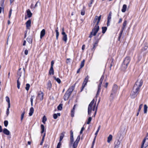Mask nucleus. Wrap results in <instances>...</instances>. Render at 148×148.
<instances>
[{
    "instance_id": "nucleus-32",
    "label": "nucleus",
    "mask_w": 148,
    "mask_h": 148,
    "mask_svg": "<svg viewBox=\"0 0 148 148\" xmlns=\"http://www.w3.org/2000/svg\"><path fill=\"white\" fill-rule=\"evenodd\" d=\"M54 78L55 80H56L58 83L60 84L61 83V80L59 78H56L55 77H54Z\"/></svg>"
},
{
    "instance_id": "nucleus-36",
    "label": "nucleus",
    "mask_w": 148,
    "mask_h": 148,
    "mask_svg": "<svg viewBox=\"0 0 148 148\" xmlns=\"http://www.w3.org/2000/svg\"><path fill=\"white\" fill-rule=\"evenodd\" d=\"M10 107V106H8V108L7 109L6 114L7 116H8L9 113V109Z\"/></svg>"
},
{
    "instance_id": "nucleus-55",
    "label": "nucleus",
    "mask_w": 148,
    "mask_h": 148,
    "mask_svg": "<svg viewBox=\"0 0 148 148\" xmlns=\"http://www.w3.org/2000/svg\"><path fill=\"white\" fill-rule=\"evenodd\" d=\"M96 136H95L93 140V141H92V145H94V144L96 138Z\"/></svg>"
},
{
    "instance_id": "nucleus-21",
    "label": "nucleus",
    "mask_w": 148,
    "mask_h": 148,
    "mask_svg": "<svg viewBox=\"0 0 148 148\" xmlns=\"http://www.w3.org/2000/svg\"><path fill=\"white\" fill-rule=\"evenodd\" d=\"M95 100L94 99H93L90 103L89 104L88 108L92 109V106L93 105V104L94 103Z\"/></svg>"
},
{
    "instance_id": "nucleus-41",
    "label": "nucleus",
    "mask_w": 148,
    "mask_h": 148,
    "mask_svg": "<svg viewBox=\"0 0 148 148\" xmlns=\"http://www.w3.org/2000/svg\"><path fill=\"white\" fill-rule=\"evenodd\" d=\"M55 32L56 33V39L57 40H58L59 35V32L58 29H56Z\"/></svg>"
},
{
    "instance_id": "nucleus-53",
    "label": "nucleus",
    "mask_w": 148,
    "mask_h": 148,
    "mask_svg": "<svg viewBox=\"0 0 148 148\" xmlns=\"http://www.w3.org/2000/svg\"><path fill=\"white\" fill-rule=\"evenodd\" d=\"M12 9H10L9 12V18H10L11 17V16L12 14Z\"/></svg>"
},
{
    "instance_id": "nucleus-18",
    "label": "nucleus",
    "mask_w": 148,
    "mask_h": 148,
    "mask_svg": "<svg viewBox=\"0 0 148 148\" xmlns=\"http://www.w3.org/2000/svg\"><path fill=\"white\" fill-rule=\"evenodd\" d=\"M34 112V109L33 107L30 108L29 110V116H31L32 115Z\"/></svg>"
},
{
    "instance_id": "nucleus-20",
    "label": "nucleus",
    "mask_w": 148,
    "mask_h": 148,
    "mask_svg": "<svg viewBox=\"0 0 148 148\" xmlns=\"http://www.w3.org/2000/svg\"><path fill=\"white\" fill-rule=\"evenodd\" d=\"M54 74V70L53 67H51L49 71V74L50 75H53Z\"/></svg>"
},
{
    "instance_id": "nucleus-58",
    "label": "nucleus",
    "mask_w": 148,
    "mask_h": 148,
    "mask_svg": "<svg viewBox=\"0 0 148 148\" xmlns=\"http://www.w3.org/2000/svg\"><path fill=\"white\" fill-rule=\"evenodd\" d=\"M84 130V127H83L82 128H81V129L80 130V134H82V132H83V131Z\"/></svg>"
},
{
    "instance_id": "nucleus-51",
    "label": "nucleus",
    "mask_w": 148,
    "mask_h": 148,
    "mask_svg": "<svg viewBox=\"0 0 148 148\" xmlns=\"http://www.w3.org/2000/svg\"><path fill=\"white\" fill-rule=\"evenodd\" d=\"M104 75H103L101 76V77L99 80V82L102 83L103 80L104 79Z\"/></svg>"
},
{
    "instance_id": "nucleus-57",
    "label": "nucleus",
    "mask_w": 148,
    "mask_h": 148,
    "mask_svg": "<svg viewBox=\"0 0 148 148\" xmlns=\"http://www.w3.org/2000/svg\"><path fill=\"white\" fill-rule=\"evenodd\" d=\"M93 2V0H91L90 3H89L88 4V6L89 7H90L91 6V5L92 3Z\"/></svg>"
},
{
    "instance_id": "nucleus-48",
    "label": "nucleus",
    "mask_w": 148,
    "mask_h": 148,
    "mask_svg": "<svg viewBox=\"0 0 148 148\" xmlns=\"http://www.w3.org/2000/svg\"><path fill=\"white\" fill-rule=\"evenodd\" d=\"M92 109L90 108H88V114L89 116L90 115Z\"/></svg>"
},
{
    "instance_id": "nucleus-29",
    "label": "nucleus",
    "mask_w": 148,
    "mask_h": 148,
    "mask_svg": "<svg viewBox=\"0 0 148 148\" xmlns=\"http://www.w3.org/2000/svg\"><path fill=\"white\" fill-rule=\"evenodd\" d=\"M107 29V27H102V33L103 34H104L106 32Z\"/></svg>"
},
{
    "instance_id": "nucleus-31",
    "label": "nucleus",
    "mask_w": 148,
    "mask_h": 148,
    "mask_svg": "<svg viewBox=\"0 0 148 148\" xmlns=\"http://www.w3.org/2000/svg\"><path fill=\"white\" fill-rule=\"evenodd\" d=\"M148 140V138H145L143 140V141L142 142V145H141V148H143V146H144V143H145V140Z\"/></svg>"
},
{
    "instance_id": "nucleus-40",
    "label": "nucleus",
    "mask_w": 148,
    "mask_h": 148,
    "mask_svg": "<svg viewBox=\"0 0 148 148\" xmlns=\"http://www.w3.org/2000/svg\"><path fill=\"white\" fill-rule=\"evenodd\" d=\"M62 104H60L58 106L57 108L59 110H61L62 109Z\"/></svg>"
},
{
    "instance_id": "nucleus-61",
    "label": "nucleus",
    "mask_w": 148,
    "mask_h": 148,
    "mask_svg": "<svg viewBox=\"0 0 148 148\" xmlns=\"http://www.w3.org/2000/svg\"><path fill=\"white\" fill-rule=\"evenodd\" d=\"M54 64V62L53 61H52L51 62V67H53V65Z\"/></svg>"
},
{
    "instance_id": "nucleus-19",
    "label": "nucleus",
    "mask_w": 148,
    "mask_h": 148,
    "mask_svg": "<svg viewBox=\"0 0 148 148\" xmlns=\"http://www.w3.org/2000/svg\"><path fill=\"white\" fill-rule=\"evenodd\" d=\"M65 133V132H63L61 134L59 142H61L63 139Z\"/></svg>"
},
{
    "instance_id": "nucleus-37",
    "label": "nucleus",
    "mask_w": 148,
    "mask_h": 148,
    "mask_svg": "<svg viewBox=\"0 0 148 148\" xmlns=\"http://www.w3.org/2000/svg\"><path fill=\"white\" fill-rule=\"evenodd\" d=\"M113 59H111L110 60L109 62H110L111 63L110 64V69H111V67L113 65Z\"/></svg>"
},
{
    "instance_id": "nucleus-17",
    "label": "nucleus",
    "mask_w": 148,
    "mask_h": 148,
    "mask_svg": "<svg viewBox=\"0 0 148 148\" xmlns=\"http://www.w3.org/2000/svg\"><path fill=\"white\" fill-rule=\"evenodd\" d=\"M26 27L27 29L28 27H30L31 26V21L30 19L29 20L27 21L26 23Z\"/></svg>"
},
{
    "instance_id": "nucleus-27",
    "label": "nucleus",
    "mask_w": 148,
    "mask_h": 148,
    "mask_svg": "<svg viewBox=\"0 0 148 148\" xmlns=\"http://www.w3.org/2000/svg\"><path fill=\"white\" fill-rule=\"evenodd\" d=\"M147 105L145 104L144 106V112L145 114H146L147 112Z\"/></svg>"
},
{
    "instance_id": "nucleus-9",
    "label": "nucleus",
    "mask_w": 148,
    "mask_h": 148,
    "mask_svg": "<svg viewBox=\"0 0 148 148\" xmlns=\"http://www.w3.org/2000/svg\"><path fill=\"white\" fill-rule=\"evenodd\" d=\"M102 83L99 82V84L98 86V90L95 97L96 98H97L99 95V92L101 89V86Z\"/></svg>"
},
{
    "instance_id": "nucleus-30",
    "label": "nucleus",
    "mask_w": 148,
    "mask_h": 148,
    "mask_svg": "<svg viewBox=\"0 0 148 148\" xmlns=\"http://www.w3.org/2000/svg\"><path fill=\"white\" fill-rule=\"evenodd\" d=\"M5 99H6V101L8 103V106H10V99L9 97L8 96H6L5 97Z\"/></svg>"
},
{
    "instance_id": "nucleus-52",
    "label": "nucleus",
    "mask_w": 148,
    "mask_h": 148,
    "mask_svg": "<svg viewBox=\"0 0 148 148\" xmlns=\"http://www.w3.org/2000/svg\"><path fill=\"white\" fill-rule=\"evenodd\" d=\"M143 105L142 104H141L139 106V108H138V112H140V110L143 107Z\"/></svg>"
},
{
    "instance_id": "nucleus-54",
    "label": "nucleus",
    "mask_w": 148,
    "mask_h": 148,
    "mask_svg": "<svg viewBox=\"0 0 148 148\" xmlns=\"http://www.w3.org/2000/svg\"><path fill=\"white\" fill-rule=\"evenodd\" d=\"M126 24H127V21H126V20H125L124 21V22L123 23V26L125 27V26H126Z\"/></svg>"
},
{
    "instance_id": "nucleus-24",
    "label": "nucleus",
    "mask_w": 148,
    "mask_h": 148,
    "mask_svg": "<svg viewBox=\"0 0 148 148\" xmlns=\"http://www.w3.org/2000/svg\"><path fill=\"white\" fill-rule=\"evenodd\" d=\"M27 40L30 44L32 43V39L30 36H28L27 39Z\"/></svg>"
},
{
    "instance_id": "nucleus-25",
    "label": "nucleus",
    "mask_w": 148,
    "mask_h": 148,
    "mask_svg": "<svg viewBox=\"0 0 148 148\" xmlns=\"http://www.w3.org/2000/svg\"><path fill=\"white\" fill-rule=\"evenodd\" d=\"M112 136L111 134L108 137L107 142L109 143L112 140Z\"/></svg>"
},
{
    "instance_id": "nucleus-47",
    "label": "nucleus",
    "mask_w": 148,
    "mask_h": 148,
    "mask_svg": "<svg viewBox=\"0 0 148 148\" xmlns=\"http://www.w3.org/2000/svg\"><path fill=\"white\" fill-rule=\"evenodd\" d=\"M111 18V12H110L108 17V21H110Z\"/></svg>"
},
{
    "instance_id": "nucleus-8",
    "label": "nucleus",
    "mask_w": 148,
    "mask_h": 148,
    "mask_svg": "<svg viewBox=\"0 0 148 148\" xmlns=\"http://www.w3.org/2000/svg\"><path fill=\"white\" fill-rule=\"evenodd\" d=\"M101 36L99 38L97 39L95 42L93 43L92 44L93 47L91 49L92 50L94 51L95 49V48L97 47L98 46V43L99 42V40L101 39Z\"/></svg>"
},
{
    "instance_id": "nucleus-33",
    "label": "nucleus",
    "mask_w": 148,
    "mask_h": 148,
    "mask_svg": "<svg viewBox=\"0 0 148 148\" xmlns=\"http://www.w3.org/2000/svg\"><path fill=\"white\" fill-rule=\"evenodd\" d=\"M84 62H85V60H83L81 62L80 65V68H82L84 66Z\"/></svg>"
},
{
    "instance_id": "nucleus-16",
    "label": "nucleus",
    "mask_w": 148,
    "mask_h": 148,
    "mask_svg": "<svg viewBox=\"0 0 148 148\" xmlns=\"http://www.w3.org/2000/svg\"><path fill=\"white\" fill-rule=\"evenodd\" d=\"M75 105H74L73 108L72 109L71 111V116L72 117H74V116L75 110Z\"/></svg>"
},
{
    "instance_id": "nucleus-62",
    "label": "nucleus",
    "mask_w": 148,
    "mask_h": 148,
    "mask_svg": "<svg viewBox=\"0 0 148 148\" xmlns=\"http://www.w3.org/2000/svg\"><path fill=\"white\" fill-rule=\"evenodd\" d=\"M95 107H96V104H95L94 106H93V108L92 109V110L93 111H95V110H96V109H95Z\"/></svg>"
},
{
    "instance_id": "nucleus-60",
    "label": "nucleus",
    "mask_w": 148,
    "mask_h": 148,
    "mask_svg": "<svg viewBox=\"0 0 148 148\" xmlns=\"http://www.w3.org/2000/svg\"><path fill=\"white\" fill-rule=\"evenodd\" d=\"M38 4H39V5H40V2H39V1H37V2H36V4H35V7H37L38 6Z\"/></svg>"
},
{
    "instance_id": "nucleus-11",
    "label": "nucleus",
    "mask_w": 148,
    "mask_h": 148,
    "mask_svg": "<svg viewBox=\"0 0 148 148\" xmlns=\"http://www.w3.org/2000/svg\"><path fill=\"white\" fill-rule=\"evenodd\" d=\"M62 34L63 35L62 40L65 42H66L67 40V36L64 32H62Z\"/></svg>"
},
{
    "instance_id": "nucleus-64",
    "label": "nucleus",
    "mask_w": 148,
    "mask_h": 148,
    "mask_svg": "<svg viewBox=\"0 0 148 148\" xmlns=\"http://www.w3.org/2000/svg\"><path fill=\"white\" fill-rule=\"evenodd\" d=\"M122 21V18H120L119 20V21L118 22V23H121V22Z\"/></svg>"
},
{
    "instance_id": "nucleus-14",
    "label": "nucleus",
    "mask_w": 148,
    "mask_h": 148,
    "mask_svg": "<svg viewBox=\"0 0 148 148\" xmlns=\"http://www.w3.org/2000/svg\"><path fill=\"white\" fill-rule=\"evenodd\" d=\"M47 89L50 90L51 89V88L52 87V84L51 82V81L50 80H49L48 83L47 84Z\"/></svg>"
},
{
    "instance_id": "nucleus-44",
    "label": "nucleus",
    "mask_w": 148,
    "mask_h": 148,
    "mask_svg": "<svg viewBox=\"0 0 148 148\" xmlns=\"http://www.w3.org/2000/svg\"><path fill=\"white\" fill-rule=\"evenodd\" d=\"M34 96H32L30 98V101L31 102V105L32 106H33V99L34 98Z\"/></svg>"
},
{
    "instance_id": "nucleus-56",
    "label": "nucleus",
    "mask_w": 148,
    "mask_h": 148,
    "mask_svg": "<svg viewBox=\"0 0 148 148\" xmlns=\"http://www.w3.org/2000/svg\"><path fill=\"white\" fill-rule=\"evenodd\" d=\"M53 117L54 119H56L58 118V116L56 114H53Z\"/></svg>"
},
{
    "instance_id": "nucleus-49",
    "label": "nucleus",
    "mask_w": 148,
    "mask_h": 148,
    "mask_svg": "<svg viewBox=\"0 0 148 148\" xmlns=\"http://www.w3.org/2000/svg\"><path fill=\"white\" fill-rule=\"evenodd\" d=\"M4 126L5 127H7L8 124V121L5 120V121L4 122Z\"/></svg>"
},
{
    "instance_id": "nucleus-39",
    "label": "nucleus",
    "mask_w": 148,
    "mask_h": 148,
    "mask_svg": "<svg viewBox=\"0 0 148 148\" xmlns=\"http://www.w3.org/2000/svg\"><path fill=\"white\" fill-rule=\"evenodd\" d=\"M25 113V111L24 110V111L22 113V114H21V121H22L23 119Z\"/></svg>"
},
{
    "instance_id": "nucleus-26",
    "label": "nucleus",
    "mask_w": 148,
    "mask_h": 148,
    "mask_svg": "<svg viewBox=\"0 0 148 148\" xmlns=\"http://www.w3.org/2000/svg\"><path fill=\"white\" fill-rule=\"evenodd\" d=\"M22 72V70L21 69L19 68L18 69L17 74H18V75L19 76V77H20L21 76Z\"/></svg>"
},
{
    "instance_id": "nucleus-46",
    "label": "nucleus",
    "mask_w": 148,
    "mask_h": 148,
    "mask_svg": "<svg viewBox=\"0 0 148 148\" xmlns=\"http://www.w3.org/2000/svg\"><path fill=\"white\" fill-rule=\"evenodd\" d=\"M45 133L44 135H43V136L42 137V138L41 141V142L40 143V145H42L43 143V141H44V138H45Z\"/></svg>"
},
{
    "instance_id": "nucleus-6",
    "label": "nucleus",
    "mask_w": 148,
    "mask_h": 148,
    "mask_svg": "<svg viewBox=\"0 0 148 148\" xmlns=\"http://www.w3.org/2000/svg\"><path fill=\"white\" fill-rule=\"evenodd\" d=\"M130 61V58L129 57H126L124 59L121 66V69L123 71L125 70L127 68L128 64Z\"/></svg>"
},
{
    "instance_id": "nucleus-4",
    "label": "nucleus",
    "mask_w": 148,
    "mask_h": 148,
    "mask_svg": "<svg viewBox=\"0 0 148 148\" xmlns=\"http://www.w3.org/2000/svg\"><path fill=\"white\" fill-rule=\"evenodd\" d=\"M75 86H72L68 89L64 96V100L66 101L68 99L70 96Z\"/></svg>"
},
{
    "instance_id": "nucleus-12",
    "label": "nucleus",
    "mask_w": 148,
    "mask_h": 148,
    "mask_svg": "<svg viewBox=\"0 0 148 148\" xmlns=\"http://www.w3.org/2000/svg\"><path fill=\"white\" fill-rule=\"evenodd\" d=\"M120 142L119 140H117L115 141L114 144V148H118L120 145Z\"/></svg>"
},
{
    "instance_id": "nucleus-63",
    "label": "nucleus",
    "mask_w": 148,
    "mask_h": 148,
    "mask_svg": "<svg viewBox=\"0 0 148 148\" xmlns=\"http://www.w3.org/2000/svg\"><path fill=\"white\" fill-rule=\"evenodd\" d=\"M70 58H67L66 59V63H68L70 62Z\"/></svg>"
},
{
    "instance_id": "nucleus-45",
    "label": "nucleus",
    "mask_w": 148,
    "mask_h": 148,
    "mask_svg": "<svg viewBox=\"0 0 148 148\" xmlns=\"http://www.w3.org/2000/svg\"><path fill=\"white\" fill-rule=\"evenodd\" d=\"M47 121V118L45 116H44L42 118V122L44 123H45L46 121Z\"/></svg>"
},
{
    "instance_id": "nucleus-43",
    "label": "nucleus",
    "mask_w": 148,
    "mask_h": 148,
    "mask_svg": "<svg viewBox=\"0 0 148 148\" xmlns=\"http://www.w3.org/2000/svg\"><path fill=\"white\" fill-rule=\"evenodd\" d=\"M92 118L91 117H90L88 118L87 122V124H89L90 123L92 120Z\"/></svg>"
},
{
    "instance_id": "nucleus-35",
    "label": "nucleus",
    "mask_w": 148,
    "mask_h": 148,
    "mask_svg": "<svg viewBox=\"0 0 148 148\" xmlns=\"http://www.w3.org/2000/svg\"><path fill=\"white\" fill-rule=\"evenodd\" d=\"M84 8L85 7H84L83 8V9L81 10V14L82 16L84 15L85 14V11L84 9Z\"/></svg>"
},
{
    "instance_id": "nucleus-10",
    "label": "nucleus",
    "mask_w": 148,
    "mask_h": 148,
    "mask_svg": "<svg viewBox=\"0 0 148 148\" xmlns=\"http://www.w3.org/2000/svg\"><path fill=\"white\" fill-rule=\"evenodd\" d=\"M43 94L42 92H40L38 94V97L40 101H42L43 99Z\"/></svg>"
},
{
    "instance_id": "nucleus-5",
    "label": "nucleus",
    "mask_w": 148,
    "mask_h": 148,
    "mask_svg": "<svg viewBox=\"0 0 148 148\" xmlns=\"http://www.w3.org/2000/svg\"><path fill=\"white\" fill-rule=\"evenodd\" d=\"M118 90V86L116 84H114L112 87L110 97V99L111 100H113V99L116 96Z\"/></svg>"
},
{
    "instance_id": "nucleus-28",
    "label": "nucleus",
    "mask_w": 148,
    "mask_h": 148,
    "mask_svg": "<svg viewBox=\"0 0 148 148\" xmlns=\"http://www.w3.org/2000/svg\"><path fill=\"white\" fill-rule=\"evenodd\" d=\"M19 79H20V77H19L17 81V87L18 88V89H20V85H21V83L19 80Z\"/></svg>"
},
{
    "instance_id": "nucleus-1",
    "label": "nucleus",
    "mask_w": 148,
    "mask_h": 148,
    "mask_svg": "<svg viewBox=\"0 0 148 148\" xmlns=\"http://www.w3.org/2000/svg\"><path fill=\"white\" fill-rule=\"evenodd\" d=\"M143 82V81L142 79H138L136 82L130 94V97L132 98H135L139 94Z\"/></svg>"
},
{
    "instance_id": "nucleus-7",
    "label": "nucleus",
    "mask_w": 148,
    "mask_h": 148,
    "mask_svg": "<svg viewBox=\"0 0 148 148\" xmlns=\"http://www.w3.org/2000/svg\"><path fill=\"white\" fill-rule=\"evenodd\" d=\"M89 78V77L88 76V75H87V76L85 78L82 84L81 90V92L82 91L83 89L84 88L85 86L86 85L88 81Z\"/></svg>"
},
{
    "instance_id": "nucleus-13",
    "label": "nucleus",
    "mask_w": 148,
    "mask_h": 148,
    "mask_svg": "<svg viewBox=\"0 0 148 148\" xmlns=\"http://www.w3.org/2000/svg\"><path fill=\"white\" fill-rule=\"evenodd\" d=\"M3 132L4 134L7 135H9L10 134V132L7 129L5 128L3 129Z\"/></svg>"
},
{
    "instance_id": "nucleus-3",
    "label": "nucleus",
    "mask_w": 148,
    "mask_h": 148,
    "mask_svg": "<svg viewBox=\"0 0 148 148\" xmlns=\"http://www.w3.org/2000/svg\"><path fill=\"white\" fill-rule=\"evenodd\" d=\"M80 139V136L79 135L78 136L76 140L73 143L74 138L73 136V132L72 130L70 131V145L71 146L73 144V148H76L78 143Z\"/></svg>"
},
{
    "instance_id": "nucleus-34",
    "label": "nucleus",
    "mask_w": 148,
    "mask_h": 148,
    "mask_svg": "<svg viewBox=\"0 0 148 148\" xmlns=\"http://www.w3.org/2000/svg\"><path fill=\"white\" fill-rule=\"evenodd\" d=\"M41 128L42 130V131H41V133L42 134L45 131V127L44 126L42 125L41 124Z\"/></svg>"
},
{
    "instance_id": "nucleus-22",
    "label": "nucleus",
    "mask_w": 148,
    "mask_h": 148,
    "mask_svg": "<svg viewBox=\"0 0 148 148\" xmlns=\"http://www.w3.org/2000/svg\"><path fill=\"white\" fill-rule=\"evenodd\" d=\"M127 9V5L125 4L123 5L121 11L123 12H124L126 11Z\"/></svg>"
},
{
    "instance_id": "nucleus-38",
    "label": "nucleus",
    "mask_w": 148,
    "mask_h": 148,
    "mask_svg": "<svg viewBox=\"0 0 148 148\" xmlns=\"http://www.w3.org/2000/svg\"><path fill=\"white\" fill-rule=\"evenodd\" d=\"M30 86V84H26V86L25 88V89L28 91L29 88Z\"/></svg>"
},
{
    "instance_id": "nucleus-42",
    "label": "nucleus",
    "mask_w": 148,
    "mask_h": 148,
    "mask_svg": "<svg viewBox=\"0 0 148 148\" xmlns=\"http://www.w3.org/2000/svg\"><path fill=\"white\" fill-rule=\"evenodd\" d=\"M100 127H101V126L99 125V127H98L97 130L96 132L95 133V136H97L98 134V133L100 129Z\"/></svg>"
},
{
    "instance_id": "nucleus-50",
    "label": "nucleus",
    "mask_w": 148,
    "mask_h": 148,
    "mask_svg": "<svg viewBox=\"0 0 148 148\" xmlns=\"http://www.w3.org/2000/svg\"><path fill=\"white\" fill-rule=\"evenodd\" d=\"M61 145V142H59L56 148H60Z\"/></svg>"
},
{
    "instance_id": "nucleus-59",
    "label": "nucleus",
    "mask_w": 148,
    "mask_h": 148,
    "mask_svg": "<svg viewBox=\"0 0 148 148\" xmlns=\"http://www.w3.org/2000/svg\"><path fill=\"white\" fill-rule=\"evenodd\" d=\"M28 51L26 49L25 51V55H27L28 54Z\"/></svg>"
},
{
    "instance_id": "nucleus-2",
    "label": "nucleus",
    "mask_w": 148,
    "mask_h": 148,
    "mask_svg": "<svg viewBox=\"0 0 148 148\" xmlns=\"http://www.w3.org/2000/svg\"><path fill=\"white\" fill-rule=\"evenodd\" d=\"M101 15H100L99 16H95L97 21L94 27L92 29V32H90L89 37L91 38L92 36H95L99 30V27L98 25L101 20Z\"/></svg>"
},
{
    "instance_id": "nucleus-15",
    "label": "nucleus",
    "mask_w": 148,
    "mask_h": 148,
    "mask_svg": "<svg viewBox=\"0 0 148 148\" xmlns=\"http://www.w3.org/2000/svg\"><path fill=\"white\" fill-rule=\"evenodd\" d=\"M45 29H43L41 31L40 33V38L42 39L45 35Z\"/></svg>"
},
{
    "instance_id": "nucleus-23",
    "label": "nucleus",
    "mask_w": 148,
    "mask_h": 148,
    "mask_svg": "<svg viewBox=\"0 0 148 148\" xmlns=\"http://www.w3.org/2000/svg\"><path fill=\"white\" fill-rule=\"evenodd\" d=\"M27 15L29 18H30L32 16V14L29 9H28L27 10Z\"/></svg>"
}]
</instances>
